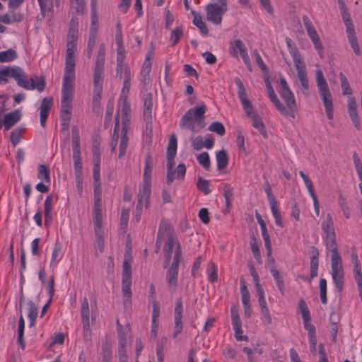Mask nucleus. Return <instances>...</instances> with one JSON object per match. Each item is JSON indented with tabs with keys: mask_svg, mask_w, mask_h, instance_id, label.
<instances>
[{
	"mask_svg": "<svg viewBox=\"0 0 362 362\" xmlns=\"http://www.w3.org/2000/svg\"><path fill=\"white\" fill-rule=\"evenodd\" d=\"M177 153V139L175 134H173L170 139L167 148V156H175Z\"/></svg>",
	"mask_w": 362,
	"mask_h": 362,
	"instance_id": "49",
	"label": "nucleus"
},
{
	"mask_svg": "<svg viewBox=\"0 0 362 362\" xmlns=\"http://www.w3.org/2000/svg\"><path fill=\"white\" fill-rule=\"evenodd\" d=\"M175 156H167V176L166 183L170 185L172 184L175 179V175L176 173V177L177 179L183 180L186 173V167L184 163H180L177 169H174L175 165L174 158Z\"/></svg>",
	"mask_w": 362,
	"mask_h": 362,
	"instance_id": "8",
	"label": "nucleus"
},
{
	"mask_svg": "<svg viewBox=\"0 0 362 362\" xmlns=\"http://www.w3.org/2000/svg\"><path fill=\"white\" fill-rule=\"evenodd\" d=\"M252 121V126L259 131L260 134L264 137H267V132L265 129V126L257 114H253L252 117L250 118Z\"/></svg>",
	"mask_w": 362,
	"mask_h": 362,
	"instance_id": "30",
	"label": "nucleus"
},
{
	"mask_svg": "<svg viewBox=\"0 0 362 362\" xmlns=\"http://www.w3.org/2000/svg\"><path fill=\"white\" fill-rule=\"evenodd\" d=\"M271 211L272 212L273 216L275 218V223L277 226H280L281 228L284 227V224L281 219V216L280 214V211L278 209L277 203L273 204L270 205Z\"/></svg>",
	"mask_w": 362,
	"mask_h": 362,
	"instance_id": "52",
	"label": "nucleus"
},
{
	"mask_svg": "<svg viewBox=\"0 0 362 362\" xmlns=\"http://www.w3.org/2000/svg\"><path fill=\"white\" fill-rule=\"evenodd\" d=\"M331 267L332 270H342V264L340 255L339 252L334 253H332L331 257Z\"/></svg>",
	"mask_w": 362,
	"mask_h": 362,
	"instance_id": "44",
	"label": "nucleus"
},
{
	"mask_svg": "<svg viewBox=\"0 0 362 362\" xmlns=\"http://www.w3.org/2000/svg\"><path fill=\"white\" fill-rule=\"evenodd\" d=\"M89 305L88 300L86 297H84L81 303V317L82 320H85L86 321L89 320Z\"/></svg>",
	"mask_w": 362,
	"mask_h": 362,
	"instance_id": "57",
	"label": "nucleus"
},
{
	"mask_svg": "<svg viewBox=\"0 0 362 362\" xmlns=\"http://www.w3.org/2000/svg\"><path fill=\"white\" fill-rule=\"evenodd\" d=\"M151 182H143L142 186L139 190L138 199L144 201L146 208L148 207L149 198L151 196Z\"/></svg>",
	"mask_w": 362,
	"mask_h": 362,
	"instance_id": "23",
	"label": "nucleus"
},
{
	"mask_svg": "<svg viewBox=\"0 0 362 362\" xmlns=\"http://www.w3.org/2000/svg\"><path fill=\"white\" fill-rule=\"evenodd\" d=\"M37 177L45 182H50L49 169L45 165H39Z\"/></svg>",
	"mask_w": 362,
	"mask_h": 362,
	"instance_id": "41",
	"label": "nucleus"
},
{
	"mask_svg": "<svg viewBox=\"0 0 362 362\" xmlns=\"http://www.w3.org/2000/svg\"><path fill=\"white\" fill-rule=\"evenodd\" d=\"M117 329L118 333L119 338V346H126L127 344V337L126 334L124 332V329L122 325L119 323V320H117Z\"/></svg>",
	"mask_w": 362,
	"mask_h": 362,
	"instance_id": "56",
	"label": "nucleus"
},
{
	"mask_svg": "<svg viewBox=\"0 0 362 362\" xmlns=\"http://www.w3.org/2000/svg\"><path fill=\"white\" fill-rule=\"evenodd\" d=\"M238 51L240 54L241 53L245 52L247 51V48L242 40L238 39L235 40L233 42H230L229 46V52L232 57H238Z\"/></svg>",
	"mask_w": 362,
	"mask_h": 362,
	"instance_id": "24",
	"label": "nucleus"
},
{
	"mask_svg": "<svg viewBox=\"0 0 362 362\" xmlns=\"http://www.w3.org/2000/svg\"><path fill=\"white\" fill-rule=\"evenodd\" d=\"M53 195L49 194L44 204L45 208V224L48 225L52 221Z\"/></svg>",
	"mask_w": 362,
	"mask_h": 362,
	"instance_id": "22",
	"label": "nucleus"
},
{
	"mask_svg": "<svg viewBox=\"0 0 362 362\" xmlns=\"http://www.w3.org/2000/svg\"><path fill=\"white\" fill-rule=\"evenodd\" d=\"M152 168H153L152 157L150 153H148L145 158V165H144L143 182H151Z\"/></svg>",
	"mask_w": 362,
	"mask_h": 362,
	"instance_id": "26",
	"label": "nucleus"
},
{
	"mask_svg": "<svg viewBox=\"0 0 362 362\" xmlns=\"http://www.w3.org/2000/svg\"><path fill=\"white\" fill-rule=\"evenodd\" d=\"M322 228L327 237H333L336 235L331 214H327L325 220L322 221Z\"/></svg>",
	"mask_w": 362,
	"mask_h": 362,
	"instance_id": "25",
	"label": "nucleus"
},
{
	"mask_svg": "<svg viewBox=\"0 0 362 362\" xmlns=\"http://www.w3.org/2000/svg\"><path fill=\"white\" fill-rule=\"evenodd\" d=\"M162 225L166 226L164 238L167 240L164 245V256L172 257V252L175 247L173 260L168 271V284L170 289L175 291L177 285L178 267L182 260V250L177 235L175 233L171 224L167 221H162Z\"/></svg>",
	"mask_w": 362,
	"mask_h": 362,
	"instance_id": "2",
	"label": "nucleus"
},
{
	"mask_svg": "<svg viewBox=\"0 0 362 362\" xmlns=\"http://www.w3.org/2000/svg\"><path fill=\"white\" fill-rule=\"evenodd\" d=\"M72 149L75 176L79 182L81 179V176H83L81 148H72Z\"/></svg>",
	"mask_w": 362,
	"mask_h": 362,
	"instance_id": "18",
	"label": "nucleus"
},
{
	"mask_svg": "<svg viewBox=\"0 0 362 362\" xmlns=\"http://www.w3.org/2000/svg\"><path fill=\"white\" fill-rule=\"evenodd\" d=\"M111 344L107 340V339H105L104 343L102 345V355L103 358H111L112 351H111Z\"/></svg>",
	"mask_w": 362,
	"mask_h": 362,
	"instance_id": "58",
	"label": "nucleus"
},
{
	"mask_svg": "<svg viewBox=\"0 0 362 362\" xmlns=\"http://www.w3.org/2000/svg\"><path fill=\"white\" fill-rule=\"evenodd\" d=\"M198 162L202 165L206 170H209L211 166V162L209 156L207 152H202L197 157Z\"/></svg>",
	"mask_w": 362,
	"mask_h": 362,
	"instance_id": "51",
	"label": "nucleus"
},
{
	"mask_svg": "<svg viewBox=\"0 0 362 362\" xmlns=\"http://www.w3.org/2000/svg\"><path fill=\"white\" fill-rule=\"evenodd\" d=\"M270 272L274 277L276 286L282 295L285 293V286L284 283V279L279 272L274 267L270 268Z\"/></svg>",
	"mask_w": 362,
	"mask_h": 362,
	"instance_id": "31",
	"label": "nucleus"
},
{
	"mask_svg": "<svg viewBox=\"0 0 362 362\" xmlns=\"http://www.w3.org/2000/svg\"><path fill=\"white\" fill-rule=\"evenodd\" d=\"M71 144L72 148H81L79 131L76 125L72 127Z\"/></svg>",
	"mask_w": 362,
	"mask_h": 362,
	"instance_id": "55",
	"label": "nucleus"
},
{
	"mask_svg": "<svg viewBox=\"0 0 362 362\" xmlns=\"http://www.w3.org/2000/svg\"><path fill=\"white\" fill-rule=\"evenodd\" d=\"M23 131V128L17 127L11 132L10 140L14 146L20 142Z\"/></svg>",
	"mask_w": 362,
	"mask_h": 362,
	"instance_id": "48",
	"label": "nucleus"
},
{
	"mask_svg": "<svg viewBox=\"0 0 362 362\" xmlns=\"http://www.w3.org/2000/svg\"><path fill=\"white\" fill-rule=\"evenodd\" d=\"M18 57L17 52L13 49L0 52V62H9L16 59Z\"/></svg>",
	"mask_w": 362,
	"mask_h": 362,
	"instance_id": "35",
	"label": "nucleus"
},
{
	"mask_svg": "<svg viewBox=\"0 0 362 362\" xmlns=\"http://www.w3.org/2000/svg\"><path fill=\"white\" fill-rule=\"evenodd\" d=\"M339 206L343 211L344 215L346 218H349L350 217V211L349 208V205L346 199L341 197L339 196Z\"/></svg>",
	"mask_w": 362,
	"mask_h": 362,
	"instance_id": "64",
	"label": "nucleus"
},
{
	"mask_svg": "<svg viewBox=\"0 0 362 362\" xmlns=\"http://www.w3.org/2000/svg\"><path fill=\"white\" fill-rule=\"evenodd\" d=\"M21 118V112L20 110H16L4 115L3 122L6 131L9 130Z\"/></svg>",
	"mask_w": 362,
	"mask_h": 362,
	"instance_id": "17",
	"label": "nucleus"
},
{
	"mask_svg": "<svg viewBox=\"0 0 362 362\" xmlns=\"http://www.w3.org/2000/svg\"><path fill=\"white\" fill-rule=\"evenodd\" d=\"M182 299L177 298L175 302V325L173 328V337L176 338L177 335L182 332L183 328L182 322Z\"/></svg>",
	"mask_w": 362,
	"mask_h": 362,
	"instance_id": "12",
	"label": "nucleus"
},
{
	"mask_svg": "<svg viewBox=\"0 0 362 362\" xmlns=\"http://www.w3.org/2000/svg\"><path fill=\"white\" fill-rule=\"evenodd\" d=\"M285 40L288 48L289 52L293 59L295 65L304 62L297 47L296 46L293 40L289 37H286Z\"/></svg>",
	"mask_w": 362,
	"mask_h": 362,
	"instance_id": "21",
	"label": "nucleus"
},
{
	"mask_svg": "<svg viewBox=\"0 0 362 362\" xmlns=\"http://www.w3.org/2000/svg\"><path fill=\"white\" fill-rule=\"evenodd\" d=\"M196 185L197 189L202 192L205 195L209 194L211 192L209 189V182L202 177H198Z\"/></svg>",
	"mask_w": 362,
	"mask_h": 362,
	"instance_id": "43",
	"label": "nucleus"
},
{
	"mask_svg": "<svg viewBox=\"0 0 362 362\" xmlns=\"http://www.w3.org/2000/svg\"><path fill=\"white\" fill-rule=\"evenodd\" d=\"M347 111L354 127L358 130L360 129L361 124L357 111L356 101L354 97H349L348 98Z\"/></svg>",
	"mask_w": 362,
	"mask_h": 362,
	"instance_id": "13",
	"label": "nucleus"
},
{
	"mask_svg": "<svg viewBox=\"0 0 362 362\" xmlns=\"http://www.w3.org/2000/svg\"><path fill=\"white\" fill-rule=\"evenodd\" d=\"M102 91H103V88H94V95L93 97V108H98L100 107Z\"/></svg>",
	"mask_w": 362,
	"mask_h": 362,
	"instance_id": "63",
	"label": "nucleus"
},
{
	"mask_svg": "<svg viewBox=\"0 0 362 362\" xmlns=\"http://www.w3.org/2000/svg\"><path fill=\"white\" fill-rule=\"evenodd\" d=\"M319 255L320 253L317 248L312 247L310 257V279H313L317 276Z\"/></svg>",
	"mask_w": 362,
	"mask_h": 362,
	"instance_id": "19",
	"label": "nucleus"
},
{
	"mask_svg": "<svg viewBox=\"0 0 362 362\" xmlns=\"http://www.w3.org/2000/svg\"><path fill=\"white\" fill-rule=\"evenodd\" d=\"M124 83L123 88L122 90V98H124L125 96L127 98V95L129 92L130 86H131V74L130 70L128 68L124 69Z\"/></svg>",
	"mask_w": 362,
	"mask_h": 362,
	"instance_id": "34",
	"label": "nucleus"
},
{
	"mask_svg": "<svg viewBox=\"0 0 362 362\" xmlns=\"http://www.w3.org/2000/svg\"><path fill=\"white\" fill-rule=\"evenodd\" d=\"M280 95L286 105L288 115L295 118V113L298 111V106L293 92L290 90L286 93H280Z\"/></svg>",
	"mask_w": 362,
	"mask_h": 362,
	"instance_id": "14",
	"label": "nucleus"
},
{
	"mask_svg": "<svg viewBox=\"0 0 362 362\" xmlns=\"http://www.w3.org/2000/svg\"><path fill=\"white\" fill-rule=\"evenodd\" d=\"M78 28V22L76 21L75 18L73 17L70 21L69 24V40L67 43L72 42L74 45V56L75 57V49H76V42H75V33L77 32ZM68 49V44H66V49Z\"/></svg>",
	"mask_w": 362,
	"mask_h": 362,
	"instance_id": "28",
	"label": "nucleus"
},
{
	"mask_svg": "<svg viewBox=\"0 0 362 362\" xmlns=\"http://www.w3.org/2000/svg\"><path fill=\"white\" fill-rule=\"evenodd\" d=\"M192 13L194 15L193 23L199 29L202 34L206 35L209 30L201 16L194 11H192Z\"/></svg>",
	"mask_w": 362,
	"mask_h": 362,
	"instance_id": "33",
	"label": "nucleus"
},
{
	"mask_svg": "<svg viewBox=\"0 0 362 362\" xmlns=\"http://www.w3.org/2000/svg\"><path fill=\"white\" fill-rule=\"evenodd\" d=\"M28 317L30 320V327L35 325L36 317L37 316V307L32 300L28 302Z\"/></svg>",
	"mask_w": 362,
	"mask_h": 362,
	"instance_id": "39",
	"label": "nucleus"
},
{
	"mask_svg": "<svg viewBox=\"0 0 362 362\" xmlns=\"http://www.w3.org/2000/svg\"><path fill=\"white\" fill-rule=\"evenodd\" d=\"M332 276L336 286L337 287L339 291H341L344 286L343 269L332 270Z\"/></svg>",
	"mask_w": 362,
	"mask_h": 362,
	"instance_id": "38",
	"label": "nucleus"
},
{
	"mask_svg": "<svg viewBox=\"0 0 362 362\" xmlns=\"http://www.w3.org/2000/svg\"><path fill=\"white\" fill-rule=\"evenodd\" d=\"M182 35L183 32L182 28L181 26H178L173 30L170 35V41L172 42V45L175 46L177 45Z\"/></svg>",
	"mask_w": 362,
	"mask_h": 362,
	"instance_id": "50",
	"label": "nucleus"
},
{
	"mask_svg": "<svg viewBox=\"0 0 362 362\" xmlns=\"http://www.w3.org/2000/svg\"><path fill=\"white\" fill-rule=\"evenodd\" d=\"M297 70V76L300 81L303 93L308 95L309 82L306 73V67L304 62L295 65Z\"/></svg>",
	"mask_w": 362,
	"mask_h": 362,
	"instance_id": "16",
	"label": "nucleus"
},
{
	"mask_svg": "<svg viewBox=\"0 0 362 362\" xmlns=\"http://www.w3.org/2000/svg\"><path fill=\"white\" fill-rule=\"evenodd\" d=\"M24 71L19 66H6L4 69H0V84L4 82L8 83L7 77L14 78L17 84L20 81L21 77H23Z\"/></svg>",
	"mask_w": 362,
	"mask_h": 362,
	"instance_id": "11",
	"label": "nucleus"
},
{
	"mask_svg": "<svg viewBox=\"0 0 362 362\" xmlns=\"http://www.w3.org/2000/svg\"><path fill=\"white\" fill-rule=\"evenodd\" d=\"M276 108L284 115H288L286 107L279 100L276 95L270 98Z\"/></svg>",
	"mask_w": 362,
	"mask_h": 362,
	"instance_id": "60",
	"label": "nucleus"
},
{
	"mask_svg": "<svg viewBox=\"0 0 362 362\" xmlns=\"http://www.w3.org/2000/svg\"><path fill=\"white\" fill-rule=\"evenodd\" d=\"M223 197L225 199L226 206L228 210L230 209V202L233 199L234 193L233 188L228 183H223Z\"/></svg>",
	"mask_w": 362,
	"mask_h": 362,
	"instance_id": "29",
	"label": "nucleus"
},
{
	"mask_svg": "<svg viewBox=\"0 0 362 362\" xmlns=\"http://www.w3.org/2000/svg\"><path fill=\"white\" fill-rule=\"evenodd\" d=\"M316 82L319 93L322 99L327 117L329 119L334 117L333 102L328 84L321 70L316 71Z\"/></svg>",
	"mask_w": 362,
	"mask_h": 362,
	"instance_id": "3",
	"label": "nucleus"
},
{
	"mask_svg": "<svg viewBox=\"0 0 362 362\" xmlns=\"http://www.w3.org/2000/svg\"><path fill=\"white\" fill-rule=\"evenodd\" d=\"M18 86L25 90H37L38 92L41 93L45 88V78L43 76L38 77L35 75L28 81L24 72L23 77L22 76L20 81H18Z\"/></svg>",
	"mask_w": 362,
	"mask_h": 362,
	"instance_id": "9",
	"label": "nucleus"
},
{
	"mask_svg": "<svg viewBox=\"0 0 362 362\" xmlns=\"http://www.w3.org/2000/svg\"><path fill=\"white\" fill-rule=\"evenodd\" d=\"M95 194V200L94 202V222H103L102 206L100 204V198H98Z\"/></svg>",
	"mask_w": 362,
	"mask_h": 362,
	"instance_id": "40",
	"label": "nucleus"
},
{
	"mask_svg": "<svg viewBox=\"0 0 362 362\" xmlns=\"http://www.w3.org/2000/svg\"><path fill=\"white\" fill-rule=\"evenodd\" d=\"M227 10V0H218L216 3H210L206 7V19L215 25H218Z\"/></svg>",
	"mask_w": 362,
	"mask_h": 362,
	"instance_id": "6",
	"label": "nucleus"
},
{
	"mask_svg": "<svg viewBox=\"0 0 362 362\" xmlns=\"http://www.w3.org/2000/svg\"><path fill=\"white\" fill-rule=\"evenodd\" d=\"M122 120L123 126L121 130V140L119 143V152L118 155V158H121L126 154V150L128 144V137H127V125L125 123V120H128L127 117L129 114L131 109L130 106L127 102V98L125 96L124 98H122Z\"/></svg>",
	"mask_w": 362,
	"mask_h": 362,
	"instance_id": "7",
	"label": "nucleus"
},
{
	"mask_svg": "<svg viewBox=\"0 0 362 362\" xmlns=\"http://www.w3.org/2000/svg\"><path fill=\"white\" fill-rule=\"evenodd\" d=\"M320 296L322 303L326 304L327 300V281L325 279L320 280Z\"/></svg>",
	"mask_w": 362,
	"mask_h": 362,
	"instance_id": "53",
	"label": "nucleus"
},
{
	"mask_svg": "<svg viewBox=\"0 0 362 362\" xmlns=\"http://www.w3.org/2000/svg\"><path fill=\"white\" fill-rule=\"evenodd\" d=\"M53 105V99L52 97H45L42 99L40 107V125L45 127L47 119L49 116L52 107Z\"/></svg>",
	"mask_w": 362,
	"mask_h": 362,
	"instance_id": "15",
	"label": "nucleus"
},
{
	"mask_svg": "<svg viewBox=\"0 0 362 362\" xmlns=\"http://www.w3.org/2000/svg\"><path fill=\"white\" fill-rule=\"evenodd\" d=\"M339 78L341 81V86L342 88V94L344 95H351L352 94V90L350 87L349 82L348 81L346 77L343 73L339 74Z\"/></svg>",
	"mask_w": 362,
	"mask_h": 362,
	"instance_id": "46",
	"label": "nucleus"
},
{
	"mask_svg": "<svg viewBox=\"0 0 362 362\" xmlns=\"http://www.w3.org/2000/svg\"><path fill=\"white\" fill-rule=\"evenodd\" d=\"M98 16L97 12H91L90 33H97L98 30Z\"/></svg>",
	"mask_w": 362,
	"mask_h": 362,
	"instance_id": "61",
	"label": "nucleus"
},
{
	"mask_svg": "<svg viewBox=\"0 0 362 362\" xmlns=\"http://www.w3.org/2000/svg\"><path fill=\"white\" fill-rule=\"evenodd\" d=\"M103 67L95 66L94 67L93 74V84L94 88H103Z\"/></svg>",
	"mask_w": 362,
	"mask_h": 362,
	"instance_id": "32",
	"label": "nucleus"
},
{
	"mask_svg": "<svg viewBox=\"0 0 362 362\" xmlns=\"http://www.w3.org/2000/svg\"><path fill=\"white\" fill-rule=\"evenodd\" d=\"M205 110L206 107L204 105L189 109L181 118L180 127L189 129L193 132H197L198 130L195 128V120L203 117Z\"/></svg>",
	"mask_w": 362,
	"mask_h": 362,
	"instance_id": "5",
	"label": "nucleus"
},
{
	"mask_svg": "<svg viewBox=\"0 0 362 362\" xmlns=\"http://www.w3.org/2000/svg\"><path fill=\"white\" fill-rule=\"evenodd\" d=\"M114 111V105L113 103H109L106 107V115L105 117V124L104 126L105 128H107L109 126V123L112 120V116Z\"/></svg>",
	"mask_w": 362,
	"mask_h": 362,
	"instance_id": "62",
	"label": "nucleus"
},
{
	"mask_svg": "<svg viewBox=\"0 0 362 362\" xmlns=\"http://www.w3.org/2000/svg\"><path fill=\"white\" fill-rule=\"evenodd\" d=\"M166 231V226L165 225H162V221L160 223L157 238H156V243L155 246V252L159 253L161 245L163 243V241L164 240V233Z\"/></svg>",
	"mask_w": 362,
	"mask_h": 362,
	"instance_id": "37",
	"label": "nucleus"
},
{
	"mask_svg": "<svg viewBox=\"0 0 362 362\" xmlns=\"http://www.w3.org/2000/svg\"><path fill=\"white\" fill-rule=\"evenodd\" d=\"M74 45L71 42L68 43L66 54L65 70L63 77L62 96L61 100V112L63 115H71V102L74 93L75 66L76 59L74 56Z\"/></svg>",
	"mask_w": 362,
	"mask_h": 362,
	"instance_id": "1",
	"label": "nucleus"
},
{
	"mask_svg": "<svg viewBox=\"0 0 362 362\" xmlns=\"http://www.w3.org/2000/svg\"><path fill=\"white\" fill-rule=\"evenodd\" d=\"M216 158L217 161V168L218 170H223L228 165V156L226 150L222 149L216 152Z\"/></svg>",
	"mask_w": 362,
	"mask_h": 362,
	"instance_id": "27",
	"label": "nucleus"
},
{
	"mask_svg": "<svg viewBox=\"0 0 362 362\" xmlns=\"http://www.w3.org/2000/svg\"><path fill=\"white\" fill-rule=\"evenodd\" d=\"M250 246H251L252 252L253 256L255 258L256 261L259 264H262V257H261V254H260V251L259 249L258 243H257V240L254 235H252L250 237Z\"/></svg>",
	"mask_w": 362,
	"mask_h": 362,
	"instance_id": "36",
	"label": "nucleus"
},
{
	"mask_svg": "<svg viewBox=\"0 0 362 362\" xmlns=\"http://www.w3.org/2000/svg\"><path fill=\"white\" fill-rule=\"evenodd\" d=\"M153 95L151 93L146 95L144 104V118L148 123L152 120Z\"/></svg>",
	"mask_w": 362,
	"mask_h": 362,
	"instance_id": "20",
	"label": "nucleus"
},
{
	"mask_svg": "<svg viewBox=\"0 0 362 362\" xmlns=\"http://www.w3.org/2000/svg\"><path fill=\"white\" fill-rule=\"evenodd\" d=\"M132 257L129 254H126L124 256V260L122 264V293L124 298L123 300L124 305L125 307H129L132 304V292L131 290L132 286V266L130 261Z\"/></svg>",
	"mask_w": 362,
	"mask_h": 362,
	"instance_id": "4",
	"label": "nucleus"
},
{
	"mask_svg": "<svg viewBox=\"0 0 362 362\" xmlns=\"http://www.w3.org/2000/svg\"><path fill=\"white\" fill-rule=\"evenodd\" d=\"M105 55V45L104 43H102L100 45L99 49L98 51L97 58H96V61L95 63V66L104 68Z\"/></svg>",
	"mask_w": 362,
	"mask_h": 362,
	"instance_id": "45",
	"label": "nucleus"
},
{
	"mask_svg": "<svg viewBox=\"0 0 362 362\" xmlns=\"http://www.w3.org/2000/svg\"><path fill=\"white\" fill-rule=\"evenodd\" d=\"M209 279L211 281L215 282L218 281V274H217V267L216 265L213 262H210L209 264Z\"/></svg>",
	"mask_w": 362,
	"mask_h": 362,
	"instance_id": "59",
	"label": "nucleus"
},
{
	"mask_svg": "<svg viewBox=\"0 0 362 362\" xmlns=\"http://www.w3.org/2000/svg\"><path fill=\"white\" fill-rule=\"evenodd\" d=\"M40 8L41 13L44 16L46 12H49L53 8V0H37Z\"/></svg>",
	"mask_w": 362,
	"mask_h": 362,
	"instance_id": "54",
	"label": "nucleus"
},
{
	"mask_svg": "<svg viewBox=\"0 0 362 362\" xmlns=\"http://www.w3.org/2000/svg\"><path fill=\"white\" fill-rule=\"evenodd\" d=\"M235 84L238 87V97L240 100L243 105V109L245 112V114L247 117L252 118L253 114H257L253 110V107L251 104V101L247 98V95L246 93V90L244 87V85L242 81L239 78H235Z\"/></svg>",
	"mask_w": 362,
	"mask_h": 362,
	"instance_id": "10",
	"label": "nucleus"
},
{
	"mask_svg": "<svg viewBox=\"0 0 362 362\" xmlns=\"http://www.w3.org/2000/svg\"><path fill=\"white\" fill-rule=\"evenodd\" d=\"M211 132H216L220 136H223L226 133V129L223 124L220 122H214L208 127Z\"/></svg>",
	"mask_w": 362,
	"mask_h": 362,
	"instance_id": "47",
	"label": "nucleus"
},
{
	"mask_svg": "<svg viewBox=\"0 0 362 362\" xmlns=\"http://www.w3.org/2000/svg\"><path fill=\"white\" fill-rule=\"evenodd\" d=\"M100 168L93 167V186H94V193L97 194L100 192Z\"/></svg>",
	"mask_w": 362,
	"mask_h": 362,
	"instance_id": "42",
	"label": "nucleus"
}]
</instances>
